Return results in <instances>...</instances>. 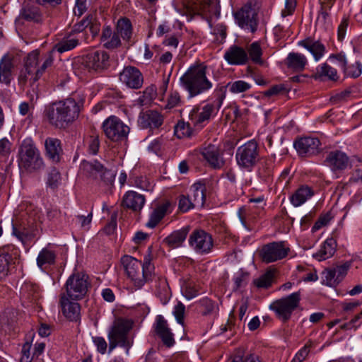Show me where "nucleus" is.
Masks as SVG:
<instances>
[{"instance_id":"nucleus-1","label":"nucleus","mask_w":362,"mask_h":362,"mask_svg":"<svg viewBox=\"0 0 362 362\" xmlns=\"http://www.w3.org/2000/svg\"><path fill=\"white\" fill-rule=\"evenodd\" d=\"M53 62L52 52L40 56L37 49L28 53L24 60V66L20 71L18 81L21 86H25L29 83L33 86L32 93L28 94L32 107L34 106L38 98V95L35 91L37 87L35 83L42 76L47 69L52 66Z\"/></svg>"},{"instance_id":"nucleus-2","label":"nucleus","mask_w":362,"mask_h":362,"mask_svg":"<svg viewBox=\"0 0 362 362\" xmlns=\"http://www.w3.org/2000/svg\"><path fill=\"white\" fill-rule=\"evenodd\" d=\"M80 112V105L73 98H67L46 107L45 115L52 126L66 129L78 119Z\"/></svg>"},{"instance_id":"nucleus-3","label":"nucleus","mask_w":362,"mask_h":362,"mask_svg":"<svg viewBox=\"0 0 362 362\" xmlns=\"http://www.w3.org/2000/svg\"><path fill=\"white\" fill-rule=\"evenodd\" d=\"M207 67L204 64L191 66L180 78L182 85L188 93L189 98L202 94L213 87L206 76Z\"/></svg>"},{"instance_id":"nucleus-4","label":"nucleus","mask_w":362,"mask_h":362,"mask_svg":"<svg viewBox=\"0 0 362 362\" xmlns=\"http://www.w3.org/2000/svg\"><path fill=\"white\" fill-rule=\"evenodd\" d=\"M121 262L127 276L136 288H141L150 279L153 270L150 254L144 257L143 264L129 255L123 256Z\"/></svg>"},{"instance_id":"nucleus-5","label":"nucleus","mask_w":362,"mask_h":362,"mask_svg":"<svg viewBox=\"0 0 362 362\" xmlns=\"http://www.w3.org/2000/svg\"><path fill=\"white\" fill-rule=\"evenodd\" d=\"M132 329V322L129 320L117 318L113 322L107 333L110 353L117 346H120L126 350L127 354H129L134 343L130 335Z\"/></svg>"},{"instance_id":"nucleus-6","label":"nucleus","mask_w":362,"mask_h":362,"mask_svg":"<svg viewBox=\"0 0 362 362\" xmlns=\"http://www.w3.org/2000/svg\"><path fill=\"white\" fill-rule=\"evenodd\" d=\"M18 165L28 173H34L44 167L39 149L30 139H24L18 150Z\"/></svg>"},{"instance_id":"nucleus-7","label":"nucleus","mask_w":362,"mask_h":362,"mask_svg":"<svg viewBox=\"0 0 362 362\" xmlns=\"http://www.w3.org/2000/svg\"><path fill=\"white\" fill-rule=\"evenodd\" d=\"M108 54L103 50H95L77 58L73 64L74 73L83 76L88 73L98 71L107 66Z\"/></svg>"},{"instance_id":"nucleus-8","label":"nucleus","mask_w":362,"mask_h":362,"mask_svg":"<svg viewBox=\"0 0 362 362\" xmlns=\"http://www.w3.org/2000/svg\"><path fill=\"white\" fill-rule=\"evenodd\" d=\"M259 148L255 140H250L238 147L235 152V160L238 167L251 172L259 161Z\"/></svg>"},{"instance_id":"nucleus-9","label":"nucleus","mask_w":362,"mask_h":362,"mask_svg":"<svg viewBox=\"0 0 362 362\" xmlns=\"http://www.w3.org/2000/svg\"><path fill=\"white\" fill-rule=\"evenodd\" d=\"M258 13L252 2L244 4L233 13L235 23L246 32L255 33L258 27Z\"/></svg>"},{"instance_id":"nucleus-10","label":"nucleus","mask_w":362,"mask_h":362,"mask_svg":"<svg viewBox=\"0 0 362 362\" xmlns=\"http://www.w3.org/2000/svg\"><path fill=\"white\" fill-rule=\"evenodd\" d=\"M300 300V293L297 291L274 301L269 308L276 313L280 320L285 322L291 317L292 313L298 307Z\"/></svg>"},{"instance_id":"nucleus-11","label":"nucleus","mask_w":362,"mask_h":362,"mask_svg":"<svg viewBox=\"0 0 362 362\" xmlns=\"http://www.w3.org/2000/svg\"><path fill=\"white\" fill-rule=\"evenodd\" d=\"M89 286L86 274L74 273L66 280L65 295L73 300H81L86 296Z\"/></svg>"},{"instance_id":"nucleus-12","label":"nucleus","mask_w":362,"mask_h":362,"mask_svg":"<svg viewBox=\"0 0 362 362\" xmlns=\"http://www.w3.org/2000/svg\"><path fill=\"white\" fill-rule=\"evenodd\" d=\"M221 100L194 107L189 113L190 123L197 127L205 126L221 106Z\"/></svg>"},{"instance_id":"nucleus-13","label":"nucleus","mask_w":362,"mask_h":362,"mask_svg":"<svg viewBox=\"0 0 362 362\" xmlns=\"http://www.w3.org/2000/svg\"><path fill=\"white\" fill-rule=\"evenodd\" d=\"M81 170L87 177L99 180L105 185H112L115 180L114 173L105 168L98 160L83 161L81 164Z\"/></svg>"},{"instance_id":"nucleus-14","label":"nucleus","mask_w":362,"mask_h":362,"mask_svg":"<svg viewBox=\"0 0 362 362\" xmlns=\"http://www.w3.org/2000/svg\"><path fill=\"white\" fill-rule=\"evenodd\" d=\"M188 243L195 253L201 255L210 253L214 247L212 235L202 229L193 230L189 236Z\"/></svg>"},{"instance_id":"nucleus-15","label":"nucleus","mask_w":362,"mask_h":362,"mask_svg":"<svg viewBox=\"0 0 362 362\" xmlns=\"http://www.w3.org/2000/svg\"><path fill=\"white\" fill-rule=\"evenodd\" d=\"M289 251L290 247L286 242L278 241L264 245L259 253L262 262L272 263L286 257Z\"/></svg>"},{"instance_id":"nucleus-16","label":"nucleus","mask_w":362,"mask_h":362,"mask_svg":"<svg viewBox=\"0 0 362 362\" xmlns=\"http://www.w3.org/2000/svg\"><path fill=\"white\" fill-rule=\"evenodd\" d=\"M103 128L105 136L115 141L127 137L129 132V127L115 116L106 119L103 122Z\"/></svg>"},{"instance_id":"nucleus-17","label":"nucleus","mask_w":362,"mask_h":362,"mask_svg":"<svg viewBox=\"0 0 362 362\" xmlns=\"http://www.w3.org/2000/svg\"><path fill=\"white\" fill-rule=\"evenodd\" d=\"M320 145L317 138L311 136L298 138L293 143L295 149L301 156H311L318 153Z\"/></svg>"},{"instance_id":"nucleus-18","label":"nucleus","mask_w":362,"mask_h":362,"mask_svg":"<svg viewBox=\"0 0 362 362\" xmlns=\"http://www.w3.org/2000/svg\"><path fill=\"white\" fill-rule=\"evenodd\" d=\"M18 256L19 250L13 245H7L0 248V279L8 275L11 262Z\"/></svg>"},{"instance_id":"nucleus-19","label":"nucleus","mask_w":362,"mask_h":362,"mask_svg":"<svg viewBox=\"0 0 362 362\" xmlns=\"http://www.w3.org/2000/svg\"><path fill=\"white\" fill-rule=\"evenodd\" d=\"M325 162L333 172H341L350 165V160L348 156L343 151L335 150L330 151Z\"/></svg>"},{"instance_id":"nucleus-20","label":"nucleus","mask_w":362,"mask_h":362,"mask_svg":"<svg viewBox=\"0 0 362 362\" xmlns=\"http://www.w3.org/2000/svg\"><path fill=\"white\" fill-rule=\"evenodd\" d=\"M120 81L127 87L139 89L144 82V78L141 71L134 66H127L120 73Z\"/></svg>"},{"instance_id":"nucleus-21","label":"nucleus","mask_w":362,"mask_h":362,"mask_svg":"<svg viewBox=\"0 0 362 362\" xmlns=\"http://www.w3.org/2000/svg\"><path fill=\"white\" fill-rule=\"evenodd\" d=\"M223 59L230 65H244L249 60L247 51L236 45H231L224 53Z\"/></svg>"},{"instance_id":"nucleus-22","label":"nucleus","mask_w":362,"mask_h":362,"mask_svg":"<svg viewBox=\"0 0 362 362\" xmlns=\"http://www.w3.org/2000/svg\"><path fill=\"white\" fill-rule=\"evenodd\" d=\"M60 305L63 315L70 321H78L81 317L80 305L66 297L65 293L61 295Z\"/></svg>"},{"instance_id":"nucleus-23","label":"nucleus","mask_w":362,"mask_h":362,"mask_svg":"<svg viewBox=\"0 0 362 362\" xmlns=\"http://www.w3.org/2000/svg\"><path fill=\"white\" fill-rule=\"evenodd\" d=\"M163 122V116L154 110L141 112L138 118V124L141 129H158L161 126Z\"/></svg>"},{"instance_id":"nucleus-24","label":"nucleus","mask_w":362,"mask_h":362,"mask_svg":"<svg viewBox=\"0 0 362 362\" xmlns=\"http://www.w3.org/2000/svg\"><path fill=\"white\" fill-rule=\"evenodd\" d=\"M41 297L38 286L32 283H25L21 288V298L24 306L30 307L37 301Z\"/></svg>"},{"instance_id":"nucleus-25","label":"nucleus","mask_w":362,"mask_h":362,"mask_svg":"<svg viewBox=\"0 0 362 362\" xmlns=\"http://www.w3.org/2000/svg\"><path fill=\"white\" fill-rule=\"evenodd\" d=\"M201 153L212 168L220 169L223 166L224 160L217 146L209 144L207 146L202 148Z\"/></svg>"},{"instance_id":"nucleus-26","label":"nucleus","mask_w":362,"mask_h":362,"mask_svg":"<svg viewBox=\"0 0 362 362\" xmlns=\"http://www.w3.org/2000/svg\"><path fill=\"white\" fill-rule=\"evenodd\" d=\"M298 45L310 52L315 62L320 61L326 53L325 45L320 40L311 37H307L299 41Z\"/></svg>"},{"instance_id":"nucleus-27","label":"nucleus","mask_w":362,"mask_h":362,"mask_svg":"<svg viewBox=\"0 0 362 362\" xmlns=\"http://www.w3.org/2000/svg\"><path fill=\"white\" fill-rule=\"evenodd\" d=\"M156 334L161 339L163 343L168 347L173 346L175 339L173 334L171 332L167 321L162 315H158L155 326Z\"/></svg>"},{"instance_id":"nucleus-28","label":"nucleus","mask_w":362,"mask_h":362,"mask_svg":"<svg viewBox=\"0 0 362 362\" xmlns=\"http://www.w3.org/2000/svg\"><path fill=\"white\" fill-rule=\"evenodd\" d=\"M45 146L47 158L53 163H59L63 152L60 140L48 137L45 139Z\"/></svg>"},{"instance_id":"nucleus-29","label":"nucleus","mask_w":362,"mask_h":362,"mask_svg":"<svg viewBox=\"0 0 362 362\" xmlns=\"http://www.w3.org/2000/svg\"><path fill=\"white\" fill-rule=\"evenodd\" d=\"M13 56L5 54L0 59V83L9 85L13 79Z\"/></svg>"},{"instance_id":"nucleus-30","label":"nucleus","mask_w":362,"mask_h":362,"mask_svg":"<svg viewBox=\"0 0 362 362\" xmlns=\"http://www.w3.org/2000/svg\"><path fill=\"white\" fill-rule=\"evenodd\" d=\"M80 33L75 30V26L74 30L63 37L54 47V50L57 51L59 53H63L75 48L80 41V37L78 35Z\"/></svg>"},{"instance_id":"nucleus-31","label":"nucleus","mask_w":362,"mask_h":362,"mask_svg":"<svg viewBox=\"0 0 362 362\" xmlns=\"http://www.w3.org/2000/svg\"><path fill=\"white\" fill-rule=\"evenodd\" d=\"M145 201L144 195L135 191H128L123 196L122 206L134 211H138L144 207Z\"/></svg>"},{"instance_id":"nucleus-32","label":"nucleus","mask_w":362,"mask_h":362,"mask_svg":"<svg viewBox=\"0 0 362 362\" xmlns=\"http://www.w3.org/2000/svg\"><path fill=\"white\" fill-rule=\"evenodd\" d=\"M197 9L211 21L217 18L220 15L219 0H202Z\"/></svg>"},{"instance_id":"nucleus-33","label":"nucleus","mask_w":362,"mask_h":362,"mask_svg":"<svg viewBox=\"0 0 362 362\" xmlns=\"http://www.w3.org/2000/svg\"><path fill=\"white\" fill-rule=\"evenodd\" d=\"M313 194L314 192L310 187L303 185L291 196L290 201L293 206L298 207L310 199Z\"/></svg>"},{"instance_id":"nucleus-34","label":"nucleus","mask_w":362,"mask_h":362,"mask_svg":"<svg viewBox=\"0 0 362 362\" xmlns=\"http://www.w3.org/2000/svg\"><path fill=\"white\" fill-rule=\"evenodd\" d=\"M288 68L295 71H302L308 64L306 57L298 52H291L286 59Z\"/></svg>"},{"instance_id":"nucleus-35","label":"nucleus","mask_w":362,"mask_h":362,"mask_svg":"<svg viewBox=\"0 0 362 362\" xmlns=\"http://www.w3.org/2000/svg\"><path fill=\"white\" fill-rule=\"evenodd\" d=\"M189 229L187 227L182 228L180 230H175L168 235L163 242L172 248H177L182 245L185 240Z\"/></svg>"},{"instance_id":"nucleus-36","label":"nucleus","mask_w":362,"mask_h":362,"mask_svg":"<svg viewBox=\"0 0 362 362\" xmlns=\"http://www.w3.org/2000/svg\"><path fill=\"white\" fill-rule=\"evenodd\" d=\"M336 245L335 240L327 238L321 245L320 250L313 254V257L318 261H323L332 257L335 252Z\"/></svg>"},{"instance_id":"nucleus-37","label":"nucleus","mask_w":362,"mask_h":362,"mask_svg":"<svg viewBox=\"0 0 362 362\" xmlns=\"http://www.w3.org/2000/svg\"><path fill=\"white\" fill-rule=\"evenodd\" d=\"M101 42L103 46L107 49H115L121 45V40L116 33H112L110 26H105L103 29Z\"/></svg>"},{"instance_id":"nucleus-38","label":"nucleus","mask_w":362,"mask_h":362,"mask_svg":"<svg viewBox=\"0 0 362 362\" xmlns=\"http://www.w3.org/2000/svg\"><path fill=\"white\" fill-rule=\"evenodd\" d=\"M170 205V203L167 202L154 209L149 216L148 221L146 224V226L150 228H155L168 213Z\"/></svg>"},{"instance_id":"nucleus-39","label":"nucleus","mask_w":362,"mask_h":362,"mask_svg":"<svg viewBox=\"0 0 362 362\" xmlns=\"http://www.w3.org/2000/svg\"><path fill=\"white\" fill-rule=\"evenodd\" d=\"M206 187L204 184L201 182H196L192 185L189 189V198L197 206H203L205 202V192Z\"/></svg>"},{"instance_id":"nucleus-40","label":"nucleus","mask_w":362,"mask_h":362,"mask_svg":"<svg viewBox=\"0 0 362 362\" xmlns=\"http://www.w3.org/2000/svg\"><path fill=\"white\" fill-rule=\"evenodd\" d=\"M24 19L28 21L38 23L42 20L40 9L36 6H26L22 8L20 13L19 19Z\"/></svg>"},{"instance_id":"nucleus-41","label":"nucleus","mask_w":362,"mask_h":362,"mask_svg":"<svg viewBox=\"0 0 362 362\" xmlns=\"http://www.w3.org/2000/svg\"><path fill=\"white\" fill-rule=\"evenodd\" d=\"M12 234L24 243L31 235V230L24 221H16L12 223Z\"/></svg>"},{"instance_id":"nucleus-42","label":"nucleus","mask_w":362,"mask_h":362,"mask_svg":"<svg viewBox=\"0 0 362 362\" xmlns=\"http://www.w3.org/2000/svg\"><path fill=\"white\" fill-rule=\"evenodd\" d=\"M116 30V33L120 35L124 40L129 41L132 35L131 21L127 18L119 19L117 23Z\"/></svg>"},{"instance_id":"nucleus-43","label":"nucleus","mask_w":362,"mask_h":362,"mask_svg":"<svg viewBox=\"0 0 362 362\" xmlns=\"http://www.w3.org/2000/svg\"><path fill=\"white\" fill-rule=\"evenodd\" d=\"M56 253L49 247L43 248L37 257V264L42 268L45 264H53L55 262Z\"/></svg>"},{"instance_id":"nucleus-44","label":"nucleus","mask_w":362,"mask_h":362,"mask_svg":"<svg viewBox=\"0 0 362 362\" xmlns=\"http://www.w3.org/2000/svg\"><path fill=\"white\" fill-rule=\"evenodd\" d=\"M201 313L203 315H214L218 313V306L216 302L209 298H203L199 300Z\"/></svg>"},{"instance_id":"nucleus-45","label":"nucleus","mask_w":362,"mask_h":362,"mask_svg":"<svg viewBox=\"0 0 362 362\" xmlns=\"http://www.w3.org/2000/svg\"><path fill=\"white\" fill-rule=\"evenodd\" d=\"M226 88L233 94H239L249 90L252 85L243 80H237L227 83Z\"/></svg>"},{"instance_id":"nucleus-46","label":"nucleus","mask_w":362,"mask_h":362,"mask_svg":"<svg viewBox=\"0 0 362 362\" xmlns=\"http://www.w3.org/2000/svg\"><path fill=\"white\" fill-rule=\"evenodd\" d=\"M248 57L255 64H262V49L259 42H254L250 45L247 49Z\"/></svg>"},{"instance_id":"nucleus-47","label":"nucleus","mask_w":362,"mask_h":362,"mask_svg":"<svg viewBox=\"0 0 362 362\" xmlns=\"http://www.w3.org/2000/svg\"><path fill=\"white\" fill-rule=\"evenodd\" d=\"M156 87L153 85L148 86L144 90L142 95L138 98L137 103L140 106L147 105L156 98Z\"/></svg>"},{"instance_id":"nucleus-48","label":"nucleus","mask_w":362,"mask_h":362,"mask_svg":"<svg viewBox=\"0 0 362 362\" xmlns=\"http://www.w3.org/2000/svg\"><path fill=\"white\" fill-rule=\"evenodd\" d=\"M181 291L185 298L191 300L199 294V290L194 282L192 281H185L181 286Z\"/></svg>"},{"instance_id":"nucleus-49","label":"nucleus","mask_w":362,"mask_h":362,"mask_svg":"<svg viewBox=\"0 0 362 362\" xmlns=\"http://www.w3.org/2000/svg\"><path fill=\"white\" fill-rule=\"evenodd\" d=\"M60 182L61 175L59 172L55 168H52L47 175V186L52 189H55L59 187Z\"/></svg>"},{"instance_id":"nucleus-50","label":"nucleus","mask_w":362,"mask_h":362,"mask_svg":"<svg viewBox=\"0 0 362 362\" xmlns=\"http://www.w3.org/2000/svg\"><path fill=\"white\" fill-rule=\"evenodd\" d=\"M96 16V11L89 13L85 19H83L80 23L74 25L75 30H77L78 33H81L85 28L88 27V25L93 24L95 22L100 23Z\"/></svg>"},{"instance_id":"nucleus-51","label":"nucleus","mask_w":362,"mask_h":362,"mask_svg":"<svg viewBox=\"0 0 362 362\" xmlns=\"http://www.w3.org/2000/svg\"><path fill=\"white\" fill-rule=\"evenodd\" d=\"M192 133L190 124L189 122H178L175 127V134L178 138L189 137Z\"/></svg>"},{"instance_id":"nucleus-52","label":"nucleus","mask_w":362,"mask_h":362,"mask_svg":"<svg viewBox=\"0 0 362 362\" xmlns=\"http://www.w3.org/2000/svg\"><path fill=\"white\" fill-rule=\"evenodd\" d=\"M317 74L319 76H326L329 79L334 80L337 77V71L327 64L325 63L318 66L317 69Z\"/></svg>"},{"instance_id":"nucleus-53","label":"nucleus","mask_w":362,"mask_h":362,"mask_svg":"<svg viewBox=\"0 0 362 362\" xmlns=\"http://www.w3.org/2000/svg\"><path fill=\"white\" fill-rule=\"evenodd\" d=\"M273 277V273L269 271L255 279L254 284L258 288H268L272 284Z\"/></svg>"},{"instance_id":"nucleus-54","label":"nucleus","mask_w":362,"mask_h":362,"mask_svg":"<svg viewBox=\"0 0 362 362\" xmlns=\"http://www.w3.org/2000/svg\"><path fill=\"white\" fill-rule=\"evenodd\" d=\"M181 103L182 100L180 93L177 90H172L167 98L165 107L168 109H172L180 105Z\"/></svg>"},{"instance_id":"nucleus-55","label":"nucleus","mask_w":362,"mask_h":362,"mask_svg":"<svg viewBox=\"0 0 362 362\" xmlns=\"http://www.w3.org/2000/svg\"><path fill=\"white\" fill-rule=\"evenodd\" d=\"M195 206H197L194 204V202L188 195L180 196L178 208L181 212L185 213Z\"/></svg>"},{"instance_id":"nucleus-56","label":"nucleus","mask_w":362,"mask_h":362,"mask_svg":"<svg viewBox=\"0 0 362 362\" xmlns=\"http://www.w3.org/2000/svg\"><path fill=\"white\" fill-rule=\"evenodd\" d=\"M361 64L356 62L354 64L351 66L347 65L344 72L347 76L357 78L361 74Z\"/></svg>"},{"instance_id":"nucleus-57","label":"nucleus","mask_w":362,"mask_h":362,"mask_svg":"<svg viewBox=\"0 0 362 362\" xmlns=\"http://www.w3.org/2000/svg\"><path fill=\"white\" fill-rule=\"evenodd\" d=\"M185 307L182 303H178L174 308L173 314L179 324L183 325Z\"/></svg>"},{"instance_id":"nucleus-58","label":"nucleus","mask_w":362,"mask_h":362,"mask_svg":"<svg viewBox=\"0 0 362 362\" xmlns=\"http://www.w3.org/2000/svg\"><path fill=\"white\" fill-rule=\"evenodd\" d=\"M296 6V0H286L285 8L281 11V17L285 18L288 16H291L295 11Z\"/></svg>"},{"instance_id":"nucleus-59","label":"nucleus","mask_w":362,"mask_h":362,"mask_svg":"<svg viewBox=\"0 0 362 362\" xmlns=\"http://www.w3.org/2000/svg\"><path fill=\"white\" fill-rule=\"evenodd\" d=\"M93 341L97 348V351L101 354H105L107 348V343L102 337H93Z\"/></svg>"},{"instance_id":"nucleus-60","label":"nucleus","mask_w":362,"mask_h":362,"mask_svg":"<svg viewBox=\"0 0 362 362\" xmlns=\"http://www.w3.org/2000/svg\"><path fill=\"white\" fill-rule=\"evenodd\" d=\"M349 268L350 263L349 262H346L334 267V269L337 274V279L340 281L346 276Z\"/></svg>"},{"instance_id":"nucleus-61","label":"nucleus","mask_w":362,"mask_h":362,"mask_svg":"<svg viewBox=\"0 0 362 362\" xmlns=\"http://www.w3.org/2000/svg\"><path fill=\"white\" fill-rule=\"evenodd\" d=\"M349 26V19L347 17H344L338 27L337 35L338 40L342 41L346 35V30Z\"/></svg>"},{"instance_id":"nucleus-62","label":"nucleus","mask_w":362,"mask_h":362,"mask_svg":"<svg viewBox=\"0 0 362 362\" xmlns=\"http://www.w3.org/2000/svg\"><path fill=\"white\" fill-rule=\"evenodd\" d=\"M172 31V26L168 21H163L158 26L156 35L160 37Z\"/></svg>"},{"instance_id":"nucleus-63","label":"nucleus","mask_w":362,"mask_h":362,"mask_svg":"<svg viewBox=\"0 0 362 362\" xmlns=\"http://www.w3.org/2000/svg\"><path fill=\"white\" fill-rule=\"evenodd\" d=\"M87 0H76L74 13L75 16H81L87 10Z\"/></svg>"},{"instance_id":"nucleus-64","label":"nucleus","mask_w":362,"mask_h":362,"mask_svg":"<svg viewBox=\"0 0 362 362\" xmlns=\"http://www.w3.org/2000/svg\"><path fill=\"white\" fill-rule=\"evenodd\" d=\"M310 352L309 346L305 345L296 354L291 362H303L308 356Z\"/></svg>"}]
</instances>
